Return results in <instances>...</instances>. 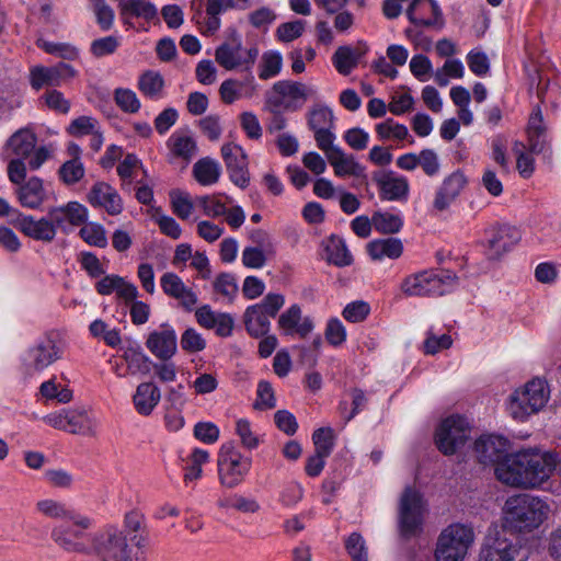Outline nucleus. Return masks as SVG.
I'll return each instance as SVG.
<instances>
[{"label":"nucleus","instance_id":"obj_6","mask_svg":"<svg viewBox=\"0 0 561 561\" xmlns=\"http://www.w3.org/2000/svg\"><path fill=\"white\" fill-rule=\"evenodd\" d=\"M473 540L472 528L462 524L449 525L437 538L435 560L463 561Z\"/></svg>","mask_w":561,"mask_h":561},{"label":"nucleus","instance_id":"obj_26","mask_svg":"<svg viewBox=\"0 0 561 561\" xmlns=\"http://www.w3.org/2000/svg\"><path fill=\"white\" fill-rule=\"evenodd\" d=\"M88 201L93 207H102L111 216L123 211V202L117 191L105 182H96L88 194Z\"/></svg>","mask_w":561,"mask_h":561},{"label":"nucleus","instance_id":"obj_23","mask_svg":"<svg viewBox=\"0 0 561 561\" xmlns=\"http://www.w3.org/2000/svg\"><path fill=\"white\" fill-rule=\"evenodd\" d=\"M339 178H365V167L358 163L353 154L345 153L340 147L332 145L321 149Z\"/></svg>","mask_w":561,"mask_h":561},{"label":"nucleus","instance_id":"obj_4","mask_svg":"<svg viewBox=\"0 0 561 561\" xmlns=\"http://www.w3.org/2000/svg\"><path fill=\"white\" fill-rule=\"evenodd\" d=\"M318 91L314 87L300 81L279 80L265 93V107L270 112L300 111L309 99L316 98Z\"/></svg>","mask_w":561,"mask_h":561},{"label":"nucleus","instance_id":"obj_25","mask_svg":"<svg viewBox=\"0 0 561 561\" xmlns=\"http://www.w3.org/2000/svg\"><path fill=\"white\" fill-rule=\"evenodd\" d=\"M84 530L77 526L58 525L51 529V540L62 550L67 552L88 553L89 548L82 541Z\"/></svg>","mask_w":561,"mask_h":561},{"label":"nucleus","instance_id":"obj_51","mask_svg":"<svg viewBox=\"0 0 561 561\" xmlns=\"http://www.w3.org/2000/svg\"><path fill=\"white\" fill-rule=\"evenodd\" d=\"M84 174V167L78 159L64 162L58 170L59 180L66 185L77 184Z\"/></svg>","mask_w":561,"mask_h":561},{"label":"nucleus","instance_id":"obj_43","mask_svg":"<svg viewBox=\"0 0 561 561\" xmlns=\"http://www.w3.org/2000/svg\"><path fill=\"white\" fill-rule=\"evenodd\" d=\"M375 130L380 140H409L411 145L414 144V139L410 135L408 127L394 122L392 118H387L386 121L377 124L375 126Z\"/></svg>","mask_w":561,"mask_h":561},{"label":"nucleus","instance_id":"obj_30","mask_svg":"<svg viewBox=\"0 0 561 561\" xmlns=\"http://www.w3.org/2000/svg\"><path fill=\"white\" fill-rule=\"evenodd\" d=\"M522 236L517 228L508 225H503L493 230L492 237L489 240L490 257L499 259L505 252L511 250L519 240Z\"/></svg>","mask_w":561,"mask_h":561},{"label":"nucleus","instance_id":"obj_28","mask_svg":"<svg viewBox=\"0 0 561 561\" xmlns=\"http://www.w3.org/2000/svg\"><path fill=\"white\" fill-rule=\"evenodd\" d=\"M147 348L159 359L169 360L176 353V335L173 329L163 327L161 331L149 334Z\"/></svg>","mask_w":561,"mask_h":561},{"label":"nucleus","instance_id":"obj_62","mask_svg":"<svg viewBox=\"0 0 561 561\" xmlns=\"http://www.w3.org/2000/svg\"><path fill=\"white\" fill-rule=\"evenodd\" d=\"M451 343L453 340L450 335L442 334L440 336H436L432 330H430L423 344L424 353L435 355L443 350L449 348Z\"/></svg>","mask_w":561,"mask_h":561},{"label":"nucleus","instance_id":"obj_47","mask_svg":"<svg viewBox=\"0 0 561 561\" xmlns=\"http://www.w3.org/2000/svg\"><path fill=\"white\" fill-rule=\"evenodd\" d=\"M209 460V454L201 448H195L190 457L187 458V463L184 468V481L190 482L197 480L202 477V466Z\"/></svg>","mask_w":561,"mask_h":561},{"label":"nucleus","instance_id":"obj_49","mask_svg":"<svg viewBox=\"0 0 561 561\" xmlns=\"http://www.w3.org/2000/svg\"><path fill=\"white\" fill-rule=\"evenodd\" d=\"M79 234L89 245L98 248H105L107 245L106 231L100 224H83Z\"/></svg>","mask_w":561,"mask_h":561},{"label":"nucleus","instance_id":"obj_13","mask_svg":"<svg viewBox=\"0 0 561 561\" xmlns=\"http://www.w3.org/2000/svg\"><path fill=\"white\" fill-rule=\"evenodd\" d=\"M59 333L49 331L27 350L25 365L30 371H42L62 356Z\"/></svg>","mask_w":561,"mask_h":561},{"label":"nucleus","instance_id":"obj_21","mask_svg":"<svg viewBox=\"0 0 561 561\" xmlns=\"http://www.w3.org/2000/svg\"><path fill=\"white\" fill-rule=\"evenodd\" d=\"M510 449L508 440L497 435L481 436L474 443V451L477 459L483 465H494L495 467L502 462Z\"/></svg>","mask_w":561,"mask_h":561},{"label":"nucleus","instance_id":"obj_14","mask_svg":"<svg viewBox=\"0 0 561 561\" xmlns=\"http://www.w3.org/2000/svg\"><path fill=\"white\" fill-rule=\"evenodd\" d=\"M470 427L467 420L459 415L445 419L435 434L437 448L445 455L455 454L468 440Z\"/></svg>","mask_w":561,"mask_h":561},{"label":"nucleus","instance_id":"obj_3","mask_svg":"<svg viewBox=\"0 0 561 561\" xmlns=\"http://www.w3.org/2000/svg\"><path fill=\"white\" fill-rule=\"evenodd\" d=\"M458 285V276L449 270H424L407 276L401 290L410 297H437L451 293Z\"/></svg>","mask_w":561,"mask_h":561},{"label":"nucleus","instance_id":"obj_56","mask_svg":"<svg viewBox=\"0 0 561 561\" xmlns=\"http://www.w3.org/2000/svg\"><path fill=\"white\" fill-rule=\"evenodd\" d=\"M214 289L217 294H220L231 302L238 293V285L234 276L230 273H220L215 278Z\"/></svg>","mask_w":561,"mask_h":561},{"label":"nucleus","instance_id":"obj_34","mask_svg":"<svg viewBox=\"0 0 561 561\" xmlns=\"http://www.w3.org/2000/svg\"><path fill=\"white\" fill-rule=\"evenodd\" d=\"M66 432L75 435L95 436L98 421L83 409L68 410Z\"/></svg>","mask_w":561,"mask_h":561},{"label":"nucleus","instance_id":"obj_38","mask_svg":"<svg viewBox=\"0 0 561 561\" xmlns=\"http://www.w3.org/2000/svg\"><path fill=\"white\" fill-rule=\"evenodd\" d=\"M35 134L28 128H21L8 139L5 148L14 156L26 158L35 149Z\"/></svg>","mask_w":561,"mask_h":561},{"label":"nucleus","instance_id":"obj_64","mask_svg":"<svg viewBox=\"0 0 561 561\" xmlns=\"http://www.w3.org/2000/svg\"><path fill=\"white\" fill-rule=\"evenodd\" d=\"M343 139L352 149L360 151L367 148L369 134L359 127H354L344 133Z\"/></svg>","mask_w":561,"mask_h":561},{"label":"nucleus","instance_id":"obj_48","mask_svg":"<svg viewBox=\"0 0 561 561\" xmlns=\"http://www.w3.org/2000/svg\"><path fill=\"white\" fill-rule=\"evenodd\" d=\"M373 225L375 229L382 233H397L403 226L400 215L391 213H375L373 216Z\"/></svg>","mask_w":561,"mask_h":561},{"label":"nucleus","instance_id":"obj_63","mask_svg":"<svg viewBox=\"0 0 561 561\" xmlns=\"http://www.w3.org/2000/svg\"><path fill=\"white\" fill-rule=\"evenodd\" d=\"M181 346L188 353H197L205 348L206 342L196 330L190 328L181 336Z\"/></svg>","mask_w":561,"mask_h":561},{"label":"nucleus","instance_id":"obj_8","mask_svg":"<svg viewBox=\"0 0 561 561\" xmlns=\"http://www.w3.org/2000/svg\"><path fill=\"white\" fill-rule=\"evenodd\" d=\"M257 56L256 47H243L241 36L236 30H232L227 41L215 50L216 62L229 71L236 69L250 71Z\"/></svg>","mask_w":561,"mask_h":561},{"label":"nucleus","instance_id":"obj_61","mask_svg":"<svg viewBox=\"0 0 561 561\" xmlns=\"http://www.w3.org/2000/svg\"><path fill=\"white\" fill-rule=\"evenodd\" d=\"M119 46V41L116 36H105L98 39H94L91 43L90 51L96 57L101 58L107 55H112L116 51Z\"/></svg>","mask_w":561,"mask_h":561},{"label":"nucleus","instance_id":"obj_45","mask_svg":"<svg viewBox=\"0 0 561 561\" xmlns=\"http://www.w3.org/2000/svg\"><path fill=\"white\" fill-rule=\"evenodd\" d=\"M226 198L228 203L231 199L228 196H225L221 193L199 196L196 198V203L202 207L204 214L209 217H219L226 213V202L222 198Z\"/></svg>","mask_w":561,"mask_h":561},{"label":"nucleus","instance_id":"obj_27","mask_svg":"<svg viewBox=\"0 0 561 561\" xmlns=\"http://www.w3.org/2000/svg\"><path fill=\"white\" fill-rule=\"evenodd\" d=\"M466 185L467 178L459 170L446 176L436 192L433 203L434 207L439 211L447 209L460 195Z\"/></svg>","mask_w":561,"mask_h":561},{"label":"nucleus","instance_id":"obj_40","mask_svg":"<svg viewBox=\"0 0 561 561\" xmlns=\"http://www.w3.org/2000/svg\"><path fill=\"white\" fill-rule=\"evenodd\" d=\"M367 252L375 261L383 257L398 259L403 252V244L399 239L388 238L374 240L367 244Z\"/></svg>","mask_w":561,"mask_h":561},{"label":"nucleus","instance_id":"obj_16","mask_svg":"<svg viewBox=\"0 0 561 561\" xmlns=\"http://www.w3.org/2000/svg\"><path fill=\"white\" fill-rule=\"evenodd\" d=\"M47 214L54 222L56 231L59 229L62 233L68 234L73 228L87 222L89 211L84 205L71 201L67 204L48 208Z\"/></svg>","mask_w":561,"mask_h":561},{"label":"nucleus","instance_id":"obj_5","mask_svg":"<svg viewBox=\"0 0 561 561\" xmlns=\"http://www.w3.org/2000/svg\"><path fill=\"white\" fill-rule=\"evenodd\" d=\"M549 398L548 383L540 378H535L511 394L508 412L514 420L525 421L541 411Z\"/></svg>","mask_w":561,"mask_h":561},{"label":"nucleus","instance_id":"obj_1","mask_svg":"<svg viewBox=\"0 0 561 561\" xmlns=\"http://www.w3.org/2000/svg\"><path fill=\"white\" fill-rule=\"evenodd\" d=\"M558 455L539 448H525L505 457L494 473L505 485L522 489H540L557 469Z\"/></svg>","mask_w":561,"mask_h":561},{"label":"nucleus","instance_id":"obj_19","mask_svg":"<svg viewBox=\"0 0 561 561\" xmlns=\"http://www.w3.org/2000/svg\"><path fill=\"white\" fill-rule=\"evenodd\" d=\"M407 16L416 26L442 28L445 24L443 12L435 0H412Z\"/></svg>","mask_w":561,"mask_h":561},{"label":"nucleus","instance_id":"obj_54","mask_svg":"<svg viewBox=\"0 0 561 561\" xmlns=\"http://www.w3.org/2000/svg\"><path fill=\"white\" fill-rule=\"evenodd\" d=\"M316 453L329 457L334 446L333 431L330 427H321L312 435Z\"/></svg>","mask_w":561,"mask_h":561},{"label":"nucleus","instance_id":"obj_18","mask_svg":"<svg viewBox=\"0 0 561 561\" xmlns=\"http://www.w3.org/2000/svg\"><path fill=\"white\" fill-rule=\"evenodd\" d=\"M221 156L229 172L230 180L239 187L249 185L250 173L248 169V156L241 146L225 144L221 147Z\"/></svg>","mask_w":561,"mask_h":561},{"label":"nucleus","instance_id":"obj_50","mask_svg":"<svg viewBox=\"0 0 561 561\" xmlns=\"http://www.w3.org/2000/svg\"><path fill=\"white\" fill-rule=\"evenodd\" d=\"M283 59L277 51L264 53L259 66V78L267 80L276 77L282 70Z\"/></svg>","mask_w":561,"mask_h":561},{"label":"nucleus","instance_id":"obj_9","mask_svg":"<svg viewBox=\"0 0 561 561\" xmlns=\"http://www.w3.org/2000/svg\"><path fill=\"white\" fill-rule=\"evenodd\" d=\"M285 305L282 294L270 293L259 304L250 306L243 314L247 332L253 337H261L271 329V318H275Z\"/></svg>","mask_w":561,"mask_h":561},{"label":"nucleus","instance_id":"obj_46","mask_svg":"<svg viewBox=\"0 0 561 561\" xmlns=\"http://www.w3.org/2000/svg\"><path fill=\"white\" fill-rule=\"evenodd\" d=\"M244 87V83L234 79H227L225 80L219 88V94L221 98V101L225 104H232L237 100L241 99L243 96L242 89ZM255 91V87L252 84L250 88V91L244 94L247 98H251Z\"/></svg>","mask_w":561,"mask_h":561},{"label":"nucleus","instance_id":"obj_52","mask_svg":"<svg viewBox=\"0 0 561 561\" xmlns=\"http://www.w3.org/2000/svg\"><path fill=\"white\" fill-rule=\"evenodd\" d=\"M116 105L125 113H137L140 107V101L135 91L127 88H117L113 94Z\"/></svg>","mask_w":561,"mask_h":561},{"label":"nucleus","instance_id":"obj_60","mask_svg":"<svg viewBox=\"0 0 561 561\" xmlns=\"http://www.w3.org/2000/svg\"><path fill=\"white\" fill-rule=\"evenodd\" d=\"M257 398L254 408L257 410H270L275 408L276 399L274 390L268 381L261 380L256 390Z\"/></svg>","mask_w":561,"mask_h":561},{"label":"nucleus","instance_id":"obj_10","mask_svg":"<svg viewBox=\"0 0 561 561\" xmlns=\"http://www.w3.org/2000/svg\"><path fill=\"white\" fill-rule=\"evenodd\" d=\"M425 512L422 494L414 488L407 486L399 503V527L403 537H413L422 530Z\"/></svg>","mask_w":561,"mask_h":561},{"label":"nucleus","instance_id":"obj_53","mask_svg":"<svg viewBox=\"0 0 561 561\" xmlns=\"http://www.w3.org/2000/svg\"><path fill=\"white\" fill-rule=\"evenodd\" d=\"M345 549L352 561H368L365 539L358 533H352L345 539Z\"/></svg>","mask_w":561,"mask_h":561},{"label":"nucleus","instance_id":"obj_55","mask_svg":"<svg viewBox=\"0 0 561 561\" xmlns=\"http://www.w3.org/2000/svg\"><path fill=\"white\" fill-rule=\"evenodd\" d=\"M38 47L47 54L56 55L67 60H75L79 56V50L75 46L66 43L41 41L38 42Z\"/></svg>","mask_w":561,"mask_h":561},{"label":"nucleus","instance_id":"obj_22","mask_svg":"<svg viewBox=\"0 0 561 561\" xmlns=\"http://www.w3.org/2000/svg\"><path fill=\"white\" fill-rule=\"evenodd\" d=\"M277 325L282 334L298 335L301 339H306L314 328L312 318L302 317L301 307L297 304L291 305L278 317Z\"/></svg>","mask_w":561,"mask_h":561},{"label":"nucleus","instance_id":"obj_42","mask_svg":"<svg viewBox=\"0 0 561 561\" xmlns=\"http://www.w3.org/2000/svg\"><path fill=\"white\" fill-rule=\"evenodd\" d=\"M122 18L136 16L146 21L153 20L157 14V8L153 3L144 0H126L118 4Z\"/></svg>","mask_w":561,"mask_h":561},{"label":"nucleus","instance_id":"obj_57","mask_svg":"<svg viewBox=\"0 0 561 561\" xmlns=\"http://www.w3.org/2000/svg\"><path fill=\"white\" fill-rule=\"evenodd\" d=\"M170 197L173 213L182 220L190 218L194 209L190 194L171 192Z\"/></svg>","mask_w":561,"mask_h":561},{"label":"nucleus","instance_id":"obj_36","mask_svg":"<svg viewBox=\"0 0 561 561\" xmlns=\"http://www.w3.org/2000/svg\"><path fill=\"white\" fill-rule=\"evenodd\" d=\"M122 359L130 376L147 375L150 371V359L136 343H130L124 347Z\"/></svg>","mask_w":561,"mask_h":561},{"label":"nucleus","instance_id":"obj_31","mask_svg":"<svg viewBox=\"0 0 561 561\" xmlns=\"http://www.w3.org/2000/svg\"><path fill=\"white\" fill-rule=\"evenodd\" d=\"M161 400V391L152 381L141 382L137 386L133 397L136 411L141 415H149Z\"/></svg>","mask_w":561,"mask_h":561},{"label":"nucleus","instance_id":"obj_17","mask_svg":"<svg viewBox=\"0 0 561 561\" xmlns=\"http://www.w3.org/2000/svg\"><path fill=\"white\" fill-rule=\"evenodd\" d=\"M78 71L66 62L53 67L35 66L30 71V83L36 91L44 87H59L75 78Z\"/></svg>","mask_w":561,"mask_h":561},{"label":"nucleus","instance_id":"obj_33","mask_svg":"<svg viewBox=\"0 0 561 561\" xmlns=\"http://www.w3.org/2000/svg\"><path fill=\"white\" fill-rule=\"evenodd\" d=\"M380 197L387 201H407L409 195V182L403 176L385 174L377 179Z\"/></svg>","mask_w":561,"mask_h":561},{"label":"nucleus","instance_id":"obj_11","mask_svg":"<svg viewBox=\"0 0 561 561\" xmlns=\"http://www.w3.org/2000/svg\"><path fill=\"white\" fill-rule=\"evenodd\" d=\"M251 463V459L242 456L232 443L224 444L218 455L220 483L229 489L239 485L249 472Z\"/></svg>","mask_w":561,"mask_h":561},{"label":"nucleus","instance_id":"obj_39","mask_svg":"<svg viewBox=\"0 0 561 561\" xmlns=\"http://www.w3.org/2000/svg\"><path fill=\"white\" fill-rule=\"evenodd\" d=\"M221 175V167L218 161L205 157L193 165L194 179L204 186L216 184Z\"/></svg>","mask_w":561,"mask_h":561},{"label":"nucleus","instance_id":"obj_32","mask_svg":"<svg viewBox=\"0 0 561 561\" xmlns=\"http://www.w3.org/2000/svg\"><path fill=\"white\" fill-rule=\"evenodd\" d=\"M19 202L30 209L38 208L46 199V191L43 181L37 176L30 178L16 190Z\"/></svg>","mask_w":561,"mask_h":561},{"label":"nucleus","instance_id":"obj_35","mask_svg":"<svg viewBox=\"0 0 561 561\" xmlns=\"http://www.w3.org/2000/svg\"><path fill=\"white\" fill-rule=\"evenodd\" d=\"M230 10L224 0H207L206 14H203L201 23H196L201 33L206 36L214 35L221 25L220 14Z\"/></svg>","mask_w":561,"mask_h":561},{"label":"nucleus","instance_id":"obj_37","mask_svg":"<svg viewBox=\"0 0 561 561\" xmlns=\"http://www.w3.org/2000/svg\"><path fill=\"white\" fill-rule=\"evenodd\" d=\"M164 79L162 75L154 70L142 72L137 81V89L147 99L157 101L163 96Z\"/></svg>","mask_w":561,"mask_h":561},{"label":"nucleus","instance_id":"obj_29","mask_svg":"<svg viewBox=\"0 0 561 561\" xmlns=\"http://www.w3.org/2000/svg\"><path fill=\"white\" fill-rule=\"evenodd\" d=\"M167 148L172 160H181L185 163L197 154V144L185 130L174 131L167 140Z\"/></svg>","mask_w":561,"mask_h":561},{"label":"nucleus","instance_id":"obj_7","mask_svg":"<svg viewBox=\"0 0 561 561\" xmlns=\"http://www.w3.org/2000/svg\"><path fill=\"white\" fill-rule=\"evenodd\" d=\"M91 542L101 561H133V548L125 533L117 526L103 527L93 535Z\"/></svg>","mask_w":561,"mask_h":561},{"label":"nucleus","instance_id":"obj_59","mask_svg":"<svg viewBox=\"0 0 561 561\" xmlns=\"http://www.w3.org/2000/svg\"><path fill=\"white\" fill-rule=\"evenodd\" d=\"M99 128V123L91 116H80L73 119L67 128V131L73 137H82L94 133Z\"/></svg>","mask_w":561,"mask_h":561},{"label":"nucleus","instance_id":"obj_20","mask_svg":"<svg viewBox=\"0 0 561 561\" xmlns=\"http://www.w3.org/2000/svg\"><path fill=\"white\" fill-rule=\"evenodd\" d=\"M12 224L26 237L45 243L54 241L57 234L54 222L48 214L39 219L19 214L18 217L12 220Z\"/></svg>","mask_w":561,"mask_h":561},{"label":"nucleus","instance_id":"obj_41","mask_svg":"<svg viewBox=\"0 0 561 561\" xmlns=\"http://www.w3.org/2000/svg\"><path fill=\"white\" fill-rule=\"evenodd\" d=\"M364 51L351 46L339 47L332 56V62L339 73L347 76L357 66Z\"/></svg>","mask_w":561,"mask_h":561},{"label":"nucleus","instance_id":"obj_2","mask_svg":"<svg viewBox=\"0 0 561 561\" xmlns=\"http://www.w3.org/2000/svg\"><path fill=\"white\" fill-rule=\"evenodd\" d=\"M550 507L546 501L523 493L510 496L503 507V527L511 533L528 534L547 518Z\"/></svg>","mask_w":561,"mask_h":561},{"label":"nucleus","instance_id":"obj_44","mask_svg":"<svg viewBox=\"0 0 561 561\" xmlns=\"http://www.w3.org/2000/svg\"><path fill=\"white\" fill-rule=\"evenodd\" d=\"M325 252L328 261L336 266H348L353 262V256L342 238L331 237Z\"/></svg>","mask_w":561,"mask_h":561},{"label":"nucleus","instance_id":"obj_24","mask_svg":"<svg viewBox=\"0 0 561 561\" xmlns=\"http://www.w3.org/2000/svg\"><path fill=\"white\" fill-rule=\"evenodd\" d=\"M36 510L46 517L54 519L69 520L82 529H89L92 526V519L85 515L67 507L65 503L56 500L46 499L36 503Z\"/></svg>","mask_w":561,"mask_h":561},{"label":"nucleus","instance_id":"obj_58","mask_svg":"<svg viewBox=\"0 0 561 561\" xmlns=\"http://www.w3.org/2000/svg\"><path fill=\"white\" fill-rule=\"evenodd\" d=\"M152 219L159 226L161 232L174 240L179 239L182 234V229L174 218L161 213L158 208L152 214Z\"/></svg>","mask_w":561,"mask_h":561},{"label":"nucleus","instance_id":"obj_12","mask_svg":"<svg viewBox=\"0 0 561 561\" xmlns=\"http://www.w3.org/2000/svg\"><path fill=\"white\" fill-rule=\"evenodd\" d=\"M529 552L522 541L497 534L489 537L479 552V561H528Z\"/></svg>","mask_w":561,"mask_h":561},{"label":"nucleus","instance_id":"obj_15","mask_svg":"<svg viewBox=\"0 0 561 561\" xmlns=\"http://www.w3.org/2000/svg\"><path fill=\"white\" fill-rule=\"evenodd\" d=\"M307 125L313 131L314 140L318 148L321 150L335 140V135L332 131L334 128V115L332 110L322 104H313L306 113Z\"/></svg>","mask_w":561,"mask_h":561}]
</instances>
